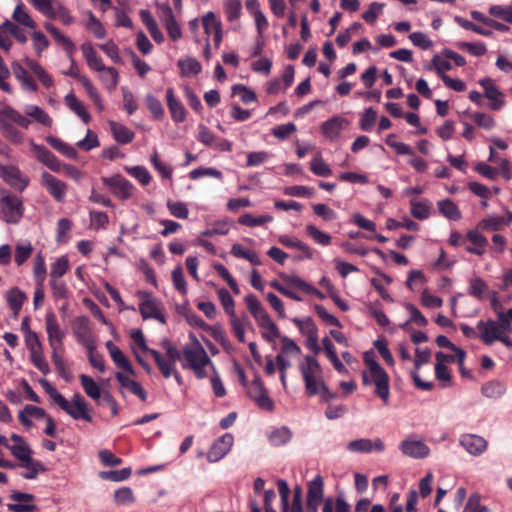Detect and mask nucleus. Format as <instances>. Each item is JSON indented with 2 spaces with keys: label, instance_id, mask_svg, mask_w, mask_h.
<instances>
[{
  "label": "nucleus",
  "instance_id": "6",
  "mask_svg": "<svg viewBox=\"0 0 512 512\" xmlns=\"http://www.w3.org/2000/svg\"><path fill=\"white\" fill-rule=\"evenodd\" d=\"M31 71H28L24 66H14V75L21 82L22 87L29 91H36L37 85L34 77L45 86L50 87L53 84L51 76L42 68V66H30Z\"/></svg>",
  "mask_w": 512,
  "mask_h": 512
},
{
  "label": "nucleus",
  "instance_id": "17",
  "mask_svg": "<svg viewBox=\"0 0 512 512\" xmlns=\"http://www.w3.org/2000/svg\"><path fill=\"white\" fill-rule=\"evenodd\" d=\"M42 184L48 191V193L57 202H63L67 192V185L63 181L54 177L48 172H43L41 175Z\"/></svg>",
  "mask_w": 512,
  "mask_h": 512
},
{
  "label": "nucleus",
  "instance_id": "13",
  "mask_svg": "<svg viewBox=\"0 0 512 512\" xmlns=\"http://www.w3.org/2000/svg\"><path fill=\"white\" fill-rule=\"evenodd\" d=\"M72 329L77 341L85 348H91L95 344L88 317H76L72 323Z\"/></svg>",
  "mask_w": 512,
  "mask_h": 512
},
{
  "label": "nucleus",
  "instance_id": "37",
  "mask_svg": "<svg viewBox=\"0 0 512 512\" xmlns=\"http://www.w3.org/2000/svg\"><path fill=\"white\" fill-rule=\"evenodd\" d=\"M279 242L285 247L298 249L303 253L305 258H312V249L307 244L303 243L295 237L282 235L279 237Z\"/></svg>",
  "mask_w": 512,
  "mask_h": 512
},
{
  "label": "nucleus",
  "instance_id": "15",
  "mask_svg": "<svg viewBox=\"0 0 512 512\" xmlns=\"http://www.w3.org/2000/svg\"><path fill=\"white\" fill-rule=\"evenodd\" d=\"M9 498L15 503H8L7 509L11 512H33L37 506L33 503L35 496L30 493L12 491Z\"/></svg>",
  "mask_w": 512,
  "mask_h": 512
},
{
  "label": "nucleus",
  "instance_id": "49",
  "mask_svg": "<svg viewBox=\"0 0 512 512\" xmlns=\"http://www.w3.org/2000/svg\"><path fill=\"white\" fill-rule=\"evenodd\" d=\"M150 162L153 168L161 175V177L165 179H171L173 173L172 167L164 163L160 159L159 154L156 150L151 155Z\"/></svg>",
  "mask_w": 512,
  "mask_h": 512
},
{
  "label": "nucleus",
  "instance_id": "63",
  "mask_svg": "<svg viewBox=\"0 0 512 512\" xmlns=\"http://www.w3.org/2000/svg\"><path fill=\"white\" fill-rule=\"evenodd\" d=\"M9 450L16 459L22 462V464L33 460L31 457L32 451L26 443L11 445Z\"/></svg>",
  "mask_w": 512,
  "mask_h": 512
},
{
  "label": "nucleus",
  "instance_id": "44",
  "mask_svg": "<svg viewBox=\"0 0 512 512\" xmlns=\"http://www.w3.org/2000/svg\"><path fill=\"white\" fill-rule=\"evenodd\" d=\"M505 391V384L499 381L487 382L481 388L482 394L488 398H499L505 393Z\"/></svg>",
  "mask_w": 512,
  "mask_h": 512
},
{
  "label": "nucleus",
  "instance_id": "30",
  "mask_svg": "<svg viewBox=\"0 0 512 512\" xmlns=\"http://www.w3.org/2000/svg\"><path fill=\"white\" fill-rule=\"evenodd\" d=\"M116 379L123 388L128 389L132 394L136 395L142 401L147 400V392L144 390L140 383L130 379L121 372L116 373Z\"/></svg>",
  "mask_w": 512,
  "mask_h": 512
},
{
  "label": "nucleus",
  "instance_id": "59",
  "mask_svg": "<svg viewBox=\"0 0 512 512\" xmlns=\"http://www.w3.org/2000/svg\"><path fill=\"white\" fill-rule=\"evenodd\" d=\"M469 117L478 127H481L486 130H491L496 125L494 118L486 113L474 112L471 113Z\"/></svg>",
  "mask_w": 512,
  "mask_h": 512
},
{
  "label": "nucleus",
  "instance_id": "31",
  "mask_svg": "<svg viewBox=\"0 0 512 512\" xmlns=\"http://www.w3.org/2000/svg\"><path fill=\"white\" fill-rule=\"evenodd\" d=\"M99 78L108 90H113L118 84V72L113 66H94Z\"/></svg>",
  "mask_w": 512,
  "mask_h": 512
},
{
  "label": "nucleus",
  "instance_id": "29",
  "mask_svg": "<svg viewBox=\"0 0 512 512\" xmlns=\"http://www.w3.org/2000/svg\"><path fill=\"white\" fill-rule=\"evenodd\" d=\"M427 68L433 70L448 88L456 92H462L466 89V84L462 80L453 79L447 75V71H449L452 66H427Z\"/></svg>",
  "mask_w": 512,
  "mask_h": 512
},
{
  "label": "nucleus",
  "instance_id": "3",
  "mask_svg": "<svg viewBox=\"0 0 512 512\" xmlns=\"http://www.w3.org/2000/svg\"><path fill=\"white\" fill-rule=\"evenodd\" d=\"M190 339L192 343L183 349L182 367L191 369L198 379H204L207 376L205 367L210 366L213 371H215V367L196 336L190 334Z\"/></svg>",
  "mask_w": 512,
  "mask_h": 512
},
{
  "label": "nucleus",
  "instance_id": "62",
  "mask_svg": "<svg viewBox=\"0 0 512 512\" xmlns=\"http://www.w3.org/2000/svg\"><path fill=\"white\" fill-rule=\"evenodd\" d=\"M13 19L19 24L28 28L34 29L36 23L30 17V15L24 10L23 4H18L13 12Z\"/></svg>",
  "mask_w": 512,
  "mask_h": 512
},
{
  "label": "nucleus",
  "instance_id": "47",
  "mask_svg": "<svg viewBox=\"0 0 512 512\" xmlns=\"http://www.w3.org/2000/svg\"><path fill=\"white\" fill-rule=\"evenodd\" d=\"M150 355L154 358L163 377L169 378L170 376H172L173 371L176 370L174 363H171L168 360H164L161 353L157 350H151Z\"/></svg>",
  "mask_w": 512,
  "mask_h": 512
},
{
  "label": "nucleus",
  "instance_id": "53",
  "mask_svg": "<svg viewBox=\"0 0 512 512\" xmlns=\"http://www.w3.org/2000/svg\"><path fill=\"white\" fill-rule=\"evenodd\" d=\"M47 18L58 19L64 25H71L74 22V18L70 15L67 8H65L61 4H57L56 6H53V8L51 9V12H49V15H47Z\"/></svg>",
  "mask_w": 512,
  "mask_h": 512
},
{
  "label": "nucleus",
  "instance_id": "26",
  "mask_svg": "<svg viewBox=\"0 0 512 512\" xmlns=\"http://www.w3.org/2000/svg\"><path fill=\"white\" fill-rule=\"evenodd\" d=\"M346 124L347 121L345 118L334 116L322 123L321 132L327 139L334 141L340 136Z\"/></svg>",
  "mask_w": 512,
  "mask_h": 512
},
{
  "label": "nucleus",
  "instance_id": "23",
  "mask_svg": "<svg viewBox=\"0 0 512 512\" xmlns=\"http://www.w3.org/2000/svg\"><path fill=\"white\" fill-rule=\"evenodd\" d=\"M32 151L37 159L53 172H60L62 165L57 157L45 146L32 143Z\"/></svg>",
  "mask_w": 512,
  "mask_h": 512
},
{
  "label": "nucleus",
  "instance_id": "7",
  "mask_svg": "<svg viewBox=\"0 0 512 512\" xmlns=\"http://www.w3.org/2000/svg\"><path fill=\"white\" fill-rule=\"evenodd\" d=\"M24 215L22 199L14 194H5L0 198V217L8 224H18Z\"/></svg>",
  "mask_w": 512,
  "mask_h": 512
},
{
  "label": "nucleus",
  "instance_id": "1",
  "mask_svg": "<svg viewBox=\"0 0 512 512\" xmlns=\"http://www.w3.org/2000/svg\"><path fill=\"white\" fill-rule=\"evenodd\" d=\"M299 371L302 375L305 392L309 397L320 395L324 402H330L337 398V393L329 390L323 380V371L316 357L305 355L299 363Z\"/></svg>",
  "mask_w": 512,
  "mask_h": 512
},
{
  "label": "nucleus",
  "instance_id": "61",
  "mask_svg": "<svg viewBox=\"0 0 512 512\" xmlns=\"http://www.w3.org/2000/svg\"><path fill=\"white\" fill-rule=\"evenodd\" d=\"M226 18L229 22H233L240 18L242 4L240 0H227L224 4Z\"/></svg>",
  "mask_w": 512,
  "mask_h": 512
},
{
  "label": "nucleus",
  "instance_id": "45",
  "mask_svg": "<svg viewBox=\"0 0 512 512\" xmlns=\"http://www.w3.org/2000/svg\"><path fill=\"white\" fill-rule=\"evenodd\" d=\"M79 378L85 393L92 399L98 400L101 396V391L98 384L86 374H81Z\"/></svg>",
  "mask_w": 512,
  "mask_h": 512
},
{
  "label": "nucleus",
  "instance_id": "51",
  "mask_svg": "<svg viewBox=\"0 0 512 512\" xmlns=\"http://www.w3.org/2000/svg\"><path fill=\"white\" fill-rule=\"evenodd\" d=\"M292 438V433L287 427H281L271 432L269 441L274 446L287 444Z\"/></svg>",
  "mask_w": 512,
  "mask_h": 512
},
{
  "label": "nucleus",
  "instance_id": "12",
  "mask_svg": "<svg viewBox=\"0 0 512 512\" xmlns=\"http://www.w3.org/2000/svg\"><path fill=\"white\" fill-rule=\"evenodd\" d=\"M0 177L12 188L22 192L29 185V178L24 176L20 169L14 165H1Z\"/></svg>",
  "mask_w": 512,
  "mask_h": 512
},
{
  "label": "nucleus",
  "instance_id": "2",
  "mask_svg": "<svg viewBox=\"0 0 512 512\" xmlns=\"http://www.w3.org/2000/svg\"><path fill=\"white\" fill-rule=\"evenodd\" d=\"M39 383L50 398L73 419L92 422L88 403L80 393H75L69 402L47 379H40Z\"/></svg>",
  "mask_w": 512,
  "mask_h": 512
},
{
  "label": "nucleus",
  "instance_id": "33",
  "mask_svg": "<svg viewBox=\"0 0 512 512\" xmlns=\"http://www.w3.org/2000/svg\"><path fill=\"white\" fill-rule=\"evenodd\" d=\"M6 299L9 307L13 312V316L16 318L19 315L25 300L27 299L25 293L22 292L19 288L15 287L7 292Z\"/></svg>",
  "mask_w": 512,
  "mask_h": 512
},
{
  "label": "nucleus",
  "instance_id": "27",
  "mask_svg": "<svg viewBox=\"0 0 512 512\" xmlns=\"http://www.w3.org/2000/svg\"><path fill=\"white\" fill-rule=\"evenodd\" d=\"M465 239L471 243V245L466 246L465 248L467 252L478 256H482L485 253V250L488 246V240L478 231H468L465 235Z\"/></svg>",
  "mask_w": 512,
  "mask_h": 512
},
{
  "label": "nucleus",
  "instance_id": "41",
  "mask_svg": "<svg viewBox=\"0 0 512 512\" xmlns=\"http://www.w3.org/2000/svg\"><path fill=\"white\" fill-rule=\"evenodd\" d=\"M49 285L51 289L52 297L55 301L59 300H67L70 295L69 288L65 281L62 279L59 280H49Z\"/></svg>",
  "mask_w": 512,
  "mask_h": 512
},
{
  "label": "nucleus",
  "instance_id": "28",
  "mask_svg": "<svg viewBox=\"0 0 512 512\" xmlns=\"http://www.w3.org/2000/svg\"><path fill=\"white\" fill-rule=\"evenodd\" d=\"M281 278L287 285L291 287L297 288L307 294L315 295L319 299L325 298V295L321 291L296 275L281 274Z\"/></svg>",
  "mask_w": 512,
  "mask_h": 512
},
{
  "label": "nucleus",
  "instance_id": "35",
  "mask_svg": "<svg viewBox=\"0 0 512 512\" xmlns=\"http://www.w3.org/2000/svg\"><path fill=\"white\" fill-rule=\"evenodd\" d=\"M46 142L56 151L64 155L65 157L69 159H76L78 156V153L74 147L71 145L63 142L61 139L54 137V136H48L46 137Z\"/></svg>",
  "mask_w": 512,
  "mask_h": 512
},
{
  "label": "nucleus",
  "instance_id": "55",
  "mask_svg": "<svg viewBox=\"0 0 512 512\" xmlns=\"http://www.w3.org/2000/svg\"><path fill=\"white\" fill-rule=\"evenodd\" d=\"M125 171L137 179L139 183L143 186L148 185L151 182V175L149 171L144 166H133V167H125Z\"/></svg>",
  "mask_w": 512,
  "mask_h": 512
},
{
  "label": "nucleus",
  "instance_id": "19",
  "mask_svg": "<svg viewBox=\"0 0 512 512\" xmlns=\"http://www.w3.org/2000/svg\"><path fill=\"white\" fill-rule=\"evenodd\" d=\"M202 24L208 37H212L214 45L218 47L222 41V24L213 12H208L202 18Z\"/></svg>",
  "mask_w": 512,
  "mask_h": 512
},
{
  "label": "nucleus",
  "instance_id": "4",
  "mask_svg": "<svg viewBox=\"0 0 512 512\" xmlns=\"http://www.w3.org/2000/svg\"><path fill=\"white\" fill-rule=\"evenodd\" d=\"M14 124L27 129L31 121L7 104L0 103V131L8 141L21 143L23 133Z\"/></svg>",
  "mask_w": 512,
  "mask_h": 512
},
{
  "label": "nucleus",
  "instance_id": "32",
  "mask_svg": "<svg viewBox=\"0 0 512 512\" xmlns=\"http://www.w3.org/2000/svg\"><path fill=\"white\" fill-rule=\"evenodd\" d=\"M65 104L71 111L80 117L85 124L90 122V114L87 112L84 104L75 96L74 93L71 92L65 96Z\"/></svg>",
  "mask_w": 512,
  "mask_h": 512
},
{
  "label": "nucleus",
  "instance_id": "50",
  "mask_svg": "<svg viewBox=\"0 0 512 512\" xmlns=\"http://www.w3.org/2000/svg\"><path fill=\"white\" fill-rule=\"evenodd\" d=\"M273 221V217L271 215H262L259 217H254L253 215L246 213L241 215L238 218V223L248 227L261 226L263 224L269 223Z\"/></svg>",
  "mask_w": 512,
  "mask_h": 512
},
{
  "label": "nucleus",
  "instance_id": "5",
  "mask_svg": "<svg viewBox=\"0 0 512 512\" xmlns=\"http://www.w3.org/2000/svg\"><path fill=\"white\" fill-rule=\"evenodd\" d=\"M364 363L368 368V372H362L363 385L374 384L375 394L387 404L390 395L389 375L376 360L369 356L368 352L364 354Z\"/></svg>",
  "mask_w": 512,
  "mask_h": 512
},
{
  "label": "nucleus",
  "instance_id": "21",
  "mask_svg": "<svg viewBox=\"0 0 512 512\" xmlns=\"http://www.w3.org/2000/svg\"><path fill=\"white\" fill-rule=\"evenodd\" d=\"M323 497V478L317 475L309 484L307 492V508L318 512V505Z\"/></svg>",
  "mask_w": 512,
  "mask_h": 512
},
{
  "label": "nucleus",
  "instance_id": "14",
  "mask_svg": "<svg viewBox=\"0 0 512 512\" xmlns=\"http://www.w3.org/2000/svg\"><path fill=\"white\" fill-rule=\"evenodd\" d=\"M249 397L256 402V404L264 410L272 411L274 409V402L268 396V392L259 377H256L248 391Z\"/></svg>",
  "mask_w": 512,
  "mask_h": 512
},
{
  "label": "nucleus",
  "instance_id": "22",
  "mask_svg": "<svg viewBox=\"0 0 512 512\" xmlns=\"http://www.w3.org/2000/svg\"><path fill=\"white\" fill-rule=\"evenodd\" d=\"M166 101L172 120L176 123L184 122L187 111L182 102L175 96L172 88H168L166 91Z\"/></svg>",
  "mask_w": 512,
  "mask_h": 512
},
{
  "label": "nucleus",
  "instance_id": "57",
  "mask_svg": "<svg viewBox=\"0 0 512 512\" xmlns=\"http://www.w3.org/2000/svg\"><path fill=\"white\" fill-rule=\"evenodd\" d=\"M487 290H488V285L482 278L475 277L469 281V288H468L469 295H471L477 299H482Z\"/></svg>",
  "mask_w": 512,
  "mask_h": 512
},
{
  "label": "nucleus",
  "instance_id": "64",
  "mask_svg": "<svg viewBox=\"0 0 512 512\" xmlns=\"http://www.w3.org/2000/svg\"><path fill=\"white\" fill-rule=\"evenodd\" d=\"M259 327L264 330L262 332V337L267 342H272L276 338H280V331L277 325L271 320V318L267 319V322L265 321L260 324Z\"/></svg>",
  "mask_w": 512,
  "mask_h": 512
},
{
  "label": "nucleus",
  "instance_id": "25",
  "mask_svg": "<svg viewBox=\"0 0 512 512\" xmlns=\"http://www.w3.org/2000/svg\"><path fill=\"white\" fill-rule=\"evenodd\" d=\"M477 329L480 331V338L486 345H491L495 341H499L501 333H499L497 323L493 320L483 321L477 323Z\"/></svg>",
  "mask_w": 512,
  "mask_h": 512
},
{
  "label": "nucleus",
  "instance_id": "34",
  "mask_svg": "<svg viewBox=\"0 0 512 512\" xmlns=\"http://www.w3.org/2000/svg\"><path fill=\"white\" fill-rule=\"evenodd\" d=\"M46 142L56 151L64 155L65 157L69 159H76L78 156V153L74 147L71 145L63 142L61 139L54 137V136H48L46 137Z\"/></svg>",
  "mask_w": 512,
  "mask_h": 512
},
{
  "label": "nucleus",
  "instance_id": "8",
  "mask_svg": "<svg viewBox=\"0 0 512 512\" xmlns=\"http://www.w3.org/2000/svg\"><path fill=\"white\" fill-rule=\"evenodd\" d=\"M101 181L103 185L121 201H126L133 196L135 190L134 185L120 174H115L111 177H102Z\"/></svg>",
  "mask_w": 512,
  "mask_h": 512
},
{
  "label": "nucleus",
  "instance_id": "42",
  "mask_svg": "<svg viewBox=\"0 0 512 512\" xmlns=\"http://www.w3.org/2000/svg\"><path fill=\"white\" fill-rule=\"evenodd\" d=\"M69 269V260L66 256L59 257L54 263L51 264L50 268V280L61 279Z\"/></svg>",
  "mask_w": 512,
  "mask_h": 512
},
{
  "label": "nucleus",
  "instance_id": "43",
  "mask_svg": "<svg viewBox=\"0 0 512 512\" xmlns=\"http://www.w3.org/2000/svg\"><path fill=\"white\" fill-rule=\"evenodd\" d=\"M506 224L503 216H489L482 219L477 228L484 231H499Z\"/></svg>",
  "mask_w": 512,
  "mask_h": 512
},
{
  "label": "nucleus",
  "instance_id": "60",
  "mask_svg": "<svg viewBox=\"0 0 512 512\" xmlns=\"http://www.w3.org/2000/svg\"><path fill=\"white\" fill-rule=\"evenodd\" d=\"M293 323L299 328L300 332L306 337L318 334V328L312 318L305 319L294 318Z\"/></svg>",
  "mask_w": 512,
  "mask_h": 512
},
{
  "label": "nucleus",
  "instance_id": "56",
  "mask_svg": "<svg viewBox=\"0 0 512 512\" xmlns=\"http://www.w3.org/2000/svg\"><path fill=\"white\" fill-rule=\"evenodd\" d=\"M307 234L317 243L322 246H328L331 244V236L321 230H319L315 225L308 224L306 226Z\"/></svg>",
  "mask_w": 512,
  "mask_h": 512
},
{
  "label": "nucleus",
  "instance_id": "20",
  "mask_svg": "<svg viewBox=\"0 0 512 512\" xmlns=\"http://www.w3.org/2000/svg\"><path fill=\"white\" fill-rule=\"evenodd\" d=\"M295 71L293 66H286L281 79L274 78L268 81L266 91L268 94L274 95L280 91H285L289 88L294 80Z\"/></svg>",
  "mask_w": 512,
  "mask_h": 512
},
{
  "label": "nucleus",
  "instance_id": "46",
  "mask_svg": "<svg viewBox=\"0 0 512 512\" xmlns=\"http://www.w3.org/2000/svg\"><path fill=\"white\" fill-rule=\"evenodd\" d=\"M150 355L154 358L163 377L169 378L170 376H172L173 371L176 370L174 363H171L168 360H164L161 353L157 350H151Z\"/></svg>",
  "mask_w": 512,
  "mask_h": 512
},
{
  "label": "nucleus",
  "instance_id": "48",
  "mask_svg": "<svg viewBox=\"0 0 512 512\" xmlns=\"http://www.w3.org/2000/svg\"><path fill=\"white\" fill-rule=\"evenodd\" d=\"M310 170L314 175L319 177H328L332 174V169L320 155L315 156L311 160Z\"/></svg>",
  "mask_w": 512,
  "mask_h": 512
},
{
  "label": "nucleus",
  "instance_id": "10",
  "mask_svg": "<svg viewBox=\"0 0 512 512\" xmlns=\"http://www.w3.org/2000/svg\"><path fill=\"white\" fill-rule=\"evenodd\" d=\"M45 328L52 351H63V340L66 334L60 328L56 315L53 312L46 314Z\"/></svg>",
  "mask_w": 512,
  "mask_h": 512
},
{
  "label": "nucleus",
  "instance_id": "58",
  "mask_svg": "<svg viewBox=\"0 0 512 512\" xmlns=\"http://www.w3.org/2000/svg\"><path fill=\"white\" fill-rule=\"evenodd\" d=\"M46 31L48 33L51 34V36L58 42L60 43L61 45H63V47L66 49V50H70L74 47L72 41L66 37L64 34L61 33V31L55 26L53 25L52 23H45L44 25Z\"/></svg>",
  "mask_w": 512,
  "mask_h": 512
},
{
  "label": "nucleus",
  "instance_id": "36",
  "mask_svg": "<svg viewBox=\"0 0 512 512\" xmlns=\"http://www.w3.org/2000/svg\"><path fill=\"white\" fill-rule=\"evenodd\" d=\"M111 131L114 139L119 144H129L134 139V133L122 124L110 122Z\"/></svg>",
  "mask_w": 512,
  "mask_h": 512
},
{
  "label": "nucleus",
  "instance_id": "24",
  "mask_svg": "<svg viewBox=\"0 0 512 512\" xmlns=\"http://www.w3.org/2000/svg\"><path fill=\"white\" fill-rule=\"evenodd\" d=\"M400 450L412 458H425L429 454V447L424 442L410 438L402 441Z\"/></svg>",
  "mask_w": 512,
  "mask_h": 512
},
{
  "label": "nucleus",
  "instance_id": "16",
  "mask_svg": "<svg viewBox=\"0 0 512 512\" xmlns=\"http://www.w3.org/2000/svg\"><path fill=\"white\" fill-rule=\"evenodd\" d=\"M233 443V435L230 433H225L213 442L208 451L207 460L211 463L221 460L231 450Z\"/></svg>",
  "mask_w": 512,
  "mask_h": 512
},
{
  "label": "nucleus",
  "instance_id": "52",
  "mask_svg": "<svg viewBox=\"0 0 512 512\" xmlns=\"http://www.w3.org/2000/svg\"><path fill=\"white\" fill-rule=\"evenodd\" d=\"M22 467L26 468V472H23L21 474V476L24 478V479H35L38 475L39 472H45L46 471V467L44 466V464L39 461V460H31V461H27L26 463L24 464H21Z\"/></svg>",
  "mask_w": 512,
  "mask_h": 512
},
{
  "label": "nucleus",
  "instance_id": "40",
  "mask_svg": "<svg viewBox=\"0 0 512 512\" xmlns=\"http://www.w3.org/2000/svg\"><path fill=\"white\" fill-rule=\"evenodd\" d=\"M230 324L232 327V331L237 338V340L241 343L245 342V327L250 325L249 319L244 317H238L234 315V317H230Z\"/></svg>",
  "mask_w": 512,
  "mask_h": 512
},
{
  "label": "nucleus",
  "instance_id": "9",
  "mask_svg": "<svg viewBox=\"0 0 512 512\" xmlns=\"http://www.w3.org/2000/svg\"><path fill=\"white\" fill-rule=\"evenodd\" d=\"M137 296L140 299L139 311L143 319L153 318L161 323H165L166 319L161 311V302L152 297L149 292L138 291Z\"/></svg>",
  "mask_w": 512,
  "mask_h": 512
},
{
  "label": "nucleus",
  "instance_id": "38",
  "mask_svg": "<svg viewBox=\"0 0 512 512\" xmlns=\"http://www.w3.org/2000/svg\"><path fill=\"white\" fill-rule=\"evenodd\" d=\"M440 213L449 220L458 221L461 219V212L458 206L450 199H444L438 202Z\"/></svg>",
  "mask_w": 512,
  "mask_h": 512
},
{
  "label": "nucleus",
  "instance_id": "18",
  "mask_svg": "<svg viewBox=\"0 0 512 512\" xmlns=\"http://www.w3.org/2000/svg\"><path fill=\"white\" fill-rule=\"evenodd\" d=\"M460 445L471 455L480 456L488 447V442L476 434H462L459 439Z\"/></svg>",
  "mask_w": 512,
  "mask_h": 512
},
{
  "label": "nucleus",
  "instance_id": "54",
  "mask_svg": "<svg viewBox=\"0 0 512 512\" xmlns=\"http://www.w3.org/2000/svg\"><path fill=\"white\" fill-rule=\"evenodd\" d=\"M52 362L55 366V369L58 373V375L63 378L65 381L69 382L71 380L70 373L68 371V368L65 365L62 351H52L51 355Z\"/></svg>",
  "mask_w": 512,
  "mask_h": 512
},
{
  "label": "nucleus",
  "instance_id": "39",
  "mask_svg": "<svg viewBox=\"0 0 512 512\" xmlns=\"http://www.w3.org/2000/svg\"><path fill=\"white\" fill-rule=\"evenodd\" d=\"M410 205V212L416 219L425 220L430 216L431 203L428 200L417 201L412 199Z\"/></svg>",
  "mask_w": 512,
  "mask_h": 512
},
{
  "label": "nucleus",
  "instance_id": "11",
  "mask_svg": "<svg viewBox=\"0 0 512 512\" xmlns=\"http://www.w3.org/2000/svg\"><path fill=\"white\" fill-rule=\"evenodd\" d=\"M479 84L484 90V97L489 100L487 107L493 111H500L505 106V95L495 85L491 78H482Z\"/></svg>",
  "mask_w": 512,
  "mask_h": 512
}]
</instances>
